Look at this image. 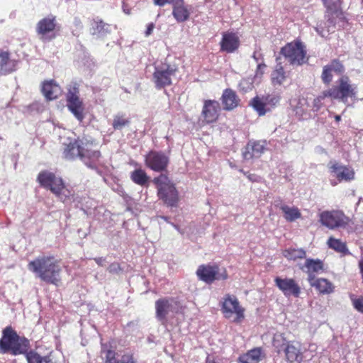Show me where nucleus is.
<instances>
[{
	"label": "nucleus",
	"mask_w": 363,
	"mask_h": 363,
	"mask_svg": "<svg viewBox=\"0 0 363 363\" xmlns=\"http://www.w3.org/2000/svg\"><path fill=\"white\" fill-rule=\"evenodd\" d=\"M37 182L42 187L50 190L63 202L72 201L75 203L76 207L80 208L84 211L86 208L92 206L93 201L91 199L72 194L65 187L62 179L57 177L53 172L47 170L41 171L38 175Z\"/></svg>",
	"instance_id": "nucleus-1"
},
{
	"label": "nucleus",
	"mask_w": 363,
	"mask_h": 363,
	"mask_svg": "<svg viewBox=\"0 0 363 363\" xmlns=\"http://www.w3.org/2000/svg\"><path fill=\"white\" fill-rule=\"evenodd\" d=\"M28 268L37 277L46 283L57 285L60 281L62 269L54 257H39L30 261Z\"/></svg>",
	"instance_id": "nucleus-2"
},
{
	"label": "nucleus",
	"mask_w": 363,
	"mask_h": 363,
	"mask_svg": "<svg viewBox=\"0 0 363 363\" xmlns=\"http://www.w3.org/2000/svg\"><path fill=\"white\" fill-rule=\"evenodd\" d=\"M30 348L29 340L24 336H20L11 326H6L2 330L0 338V354L17 356L26 353Z\"/></svg>",
	"instance_id": "nucleus-3"
},
{
	"label": "nucleus",
	"mask_w": 363,
	"mask_h": 363,
	"mask_svg": "<svg viewBox=\"0 0 363 363\" xmlns=\"http://www.w3.org/2000/svg\"><path fill=\"white\" fill-rule=\"evenodd\" d=\"M153 183L157 186L159 199L168 206H177L179 201L178 191L167 175L160 174L154 178Z\"/></svg>",
	"instance_id": "nucleus-4"
},
{
	"label": "nucleus",
	"mask_w": 363,
	"mask_h": 363,
	"mask_svg": "<svg viewBox=\"0 0 363 363\" xmlns=\"http://www.w3.org/2000/svg\"><path fill=\"white\" fill-rule=\"evenodd\" d=\"M66 102L68 110L79 122H82L85 117L84 105L79 97L77 83L74 82L69 85L66 94Z\"/></svg>",
	"instance_id": "nucleus-5"
},
{
	"label": "nucleus",
	"mask_w": 363,
	"mask_h": 363,
	"mask_svg": "<svg viewBox=\"0 0 363 363\" xmlns=\"http://www.w3.org/2000/svg\"><path fill=\"white\" fill-rule=\"evenodd\" d=\"M221 311L228 319L239 323L245 318L244 308L241 307L238 298L234 296L226 295L222 302Z\"/></svg>",
	"instance_id": "nucleus-6"
},
{
	"label": "nucleus",
	"mask_w": 363,
	"mask_h": 363,
	"mask_svg": "<svg viewBox=\"0 0 363 363\" xmlns=\"http://www.w3.org/2000/svg\"><path fill=\"white\" fill-rule=\"evenodd\" d=\"M280 54L293 66H299L306 62V51L300 42L286 44L281 49Z\"/></svg>",
	"instance_id": "nucleus-7"
},
{
	"label": "nucleus",
	"mask_w": 363,
	"mask_h": 363,
	"mask_svg": "<svg viewBox=\"0 0 363 363\" xmlns=\"http://www.w3.org/2000/svg\"><path fill=\"white\" fill-rule=\"evenodd\" d=\"M177 67L167 63H161L155 67L153 81L158 89L172 84V77L175 75Z\"/></svg>",
	"instance_id": "nucleus-8"
},
{
	"label": "nucleus",
	"mask_w": 363,
	"mask_h": 363,
	"mask_svg": "<svg viewBox=\"0 0 363 363\" xmlns=\"http://www.w3.org/2000/svg\"><path fill=\"white\" fill-rule=\"evenodd\" d=\"M280 96L277 94H271L262 96H255L250 101V105L259 116H264L270 112L279 103Z\"/></svg>",
	"instance_id": "nucleus-9"
},
{
	"label": "nucleus",
	"mask_w": 363,
	"mask_h": 363,
	"mask_svg": "<svg viewBox=\"0 0 363 363\" xmlns=\"http://www.w3.org/2000/svg\"><path fill=\"white\" fill-rule=\"evenodd\" d=\"M322 225L330 229L345 228L348 225L350 218L341 211H325L320 214Z\"/></svg>",
	"instance_id": "nucleus-10"
},
{
	"label": "nucleus",
	"mask_w": 363,
	"mask_h": 363,
	"mask_svg": "<svg viewBox=\"0 0 363 363\" xmlns=\"http://www.w3.org/2000/svg\"><path fill=\"white\" fill-rule=\"evenodd\" d=\"M56 26V18L52 15L41 19L36 25V32L40 39L44 42H48L55 38Z\"/></svg>",
	"instance_id": "nucleus-11"
},
{
	"label": "nucleus",
	"mask_w": 363,
	"mask_h": 363,
	"mask_svg": "<svg viewBox=\"0 0 363 363\" xmlns=\"http://www.w3.org/2000/svg\"><path fill=\"white\" fill-rule=\"evenodd\" d=\"M328 94L330 98L340 99L342 102H347L349 97H354L356 94L355 87L350 83L347 77L340 79L337 86H334L328 90Z\"/></svg>",
	"instance_id": "nucleus-12"
},
{
	"label": "nucleus",
	"mask_w": 363,
	"mask_h": 363,
	"mask_svg": "<svg viewBox=\"0 0 363 363\" xmlns=\"http://www.w3.org/2000/svg\"><path fill=\"white\" fill-rule=\"evenodd\" d=\"M145 165L155 172L165 171L169 162V156L162 151L151 150L145 158Z\"/></svg>",
	"instance_id": "nucleus-13"
},
{
	"label": "nucleus",
	"mask_w": 363,
	"mask_h": 363,
	"mask_svg": "<svg viewBox=\"0 0 363 363\" xmlns=\"http://www.w3.org/2000/svg\"><path fill=\"white\" fill-rule=\"evenodd\" d=\"M196 274L199 280L206 284H211L215 280L226 279L228 277L225 272L219 274V267L216 264H201L199 266Z\"/></svg>",
	"instance_id": "nucleus-14"
},
{
	"label": "nucleus",
	"mask_w": 363,
	"mask_h": 363,
	"mask_svg": "<svg viewBox=\"0 0 363 363\" xmlns=\"http://www.w3.org/2000/svg\"><path fill=\"white\" fill-rule=\"evenodd\" d=\"M179 303L172 298H161L155 302L156 317L164 323L167 315L170 313H174L179 311Z\"/></svg>",
	"instance_id": "nucleus-15"
},
{
	"label": "nucleus",
	"mask_w": 363,
	"mask_h": 363,
	"mask_svg": "<svg viewBox=\"0 0 363 363\" xmlns=\"http://www.w3.org/2000/svg\"><path fill=\"white\" fill-rule=\"evenodd\" d=\"M274 282L275 285L286 297H299L301 288L294 279L276 277Z\"/></svg>",
	"instance_id": "nucleus-16"
},
{
	"label": "nucleus",
	"mask_w": 363,
	"mask_h": 363,
	"mask_svg": "<svg viewBox=\"0 0 363 363\" xmlns=\"http://www.w3.org/2000/svg\"><path fill=\"white\" fill-rule=\"evenodd\" d=\"M330 174L335 177L339 182L342 181L350 182L354 179V172L349 167L342 165L338 162H330L329 164Z\"/></svg>",
	"instance_id": "nucleus-17"
},
{
	"label": "nucleus",
	"mask_w": 363,
	"mask_h": 363,
	"mask_svg": "<svg viewBox=\"0 0 363 363\" xmlns=\"http://www.w3.org/2000/svg\"><path fill=\"white\" fill-rule=\"evenodd\" d=\"M82 155V161L89 168H96L97 163L101 157V152L93 149V143L85 141Z\"/></svg>",
	"instance_id": "nucleus-18"
},
{
	"label": "nucleus",
	"mask_w": 363,
	"mask_h": 363,
	"mask_svg": "<svg viewBox=\"0 0 363 363\" xmlns=\"http://www.w3.org/2000/svg\"><path fill=\"white\" fill-rule=\"evenodd\" d=\"M299 269L308 274V281H311L315 279V274H320L324 270V264L319 259H306L304 264L299 266Z\"/></svg>",
	"instance_id": "nucleus-19"
},
{
	"label": "nucleus",
	"mask_w": 363,
	"mask_h": 363,
	"mask_svg": "<svg viewBox=\"0 0 363 363\" xmlns=\"http://www.w3.org/2000/svg\"><path fill=\"white\" fill-rule=\"evenodd\" d=\"M286 360L289 363H301L303 359V352L301 345L296 341H289L284 351Z\"/></svg>",
	"instance_id": "nucleus-20"
},
{
	"label": "nucleus",
	"mask_w": 363,
	"mask_h": 363,
	"mask_svg": "<svg viewBox=\"0 0 363 363\" xmlns=\"http://www.w3.org/2000/svg\"><path fill=\"white\" fill-rule=\"evenodd\" d=\"M265 140L249 141L242 152L243 158L246 160L254 157H259L266 150Z\"/></svg>",
	"instance_id": "nucleus-21"
},
{
	"label": "nucleus",
	"mask_w": 363,
	"mask_h": 363,
	"mask_svg": "<svg viewBox=\"0 0 363 363\" xmlns=\"http://www.w3.org/2000/svg\"><path fill=\"white\" fill-rule=\"evenodd\" d=\"M220 51L233 53L240 46V39L236 33L233 32H223L220 42Z\"/></svg>",
	"instance_id": "nucleus-22"
},
{
	"label": "nucleus",
	"mask_w": 363,
	"mask_h": 363,
	"mask_svg": "<svg viewBox=\"0 0 363 363\" xmlns=\"http://www.w3.org/2000/svg\"><path fill=\"white\" fill-rule=\"evenodd\" d=\"M220 104L215 100H206L202 110V116L206 123L216 121L220 111Z\"/></svg>",
	"instance_id": "nucleus-23"
},
{
	"label": "nucleus",
	"mask_w": 363,
	"mask_h": 363,
	"mask_svg": "<svg viewBox=\"0 0 363 363\" xmlns=\"http://www.w3.org/2000/svg\"><path fill=\"white\" fill-rule=\"evenodd\" d=\"M84 142L82 140H74L73 142H70L64 150V157L67 160L79 157L82 160Z\"/></svg>",
	"instance_id": "nucleus-24"
},
{
	"label": "nucleus",
	"mask_w": 363,
	"mask_h": 363,
	"mask_svg": "<svg viewBox=\"0 0 363 363\" xmlns=\"http://www.w3.org/2000/svg\"><path fill=\"white\" fill-rule=\"evenodd\" d=\"M41 91L47 100L57 99L62 93L61 87L53 79L45 81L42 84Z\"/></svg>",
	"instance_id": "nucleus-25"
},
{
	"label": "nucleus",
	"mask_w": 363,
	"mask_h": 363,
	"mask_svg": "<svg viewBox=\"0 0 363 363\" xmlns=\"http://www.w3.org/2000/svg\"><path fill=\"white\" fill-rule=\"evenodd\" d=\"M335 15L325 13V17L327 18L325 22H320L314 27L315 30L319 35L323 38L327 37L330 33L335 31L336 21L333 17Z\"/></svg>",
	"instance_id": "nucleus-26"
},
{
	"label": "nucleus",
	"mask_w": 363,
	"mask_h": 363,
	"mask_svg": "<svg viewBox=\"0 0 363 363\" xmlns=\"http://www.w3.org/2000/svg\"><path fill=\"white\" fill-rule=\"evenodd\" d=\"M18 61L11 60L8 52H0V75H6L16 70Z\"/></svg>",
	"instance_id": "nucleus-27"
},
{
	"label": "nucleus",
	"mask_w": 363,
	"mask_h": 363,
	"mask_svg": "<svg viewBox=\"0 0 363 363\" xmlns=\"http://www.w3.org/2000/svg\"><path fill=\"white\" fill-rule=\"evenodd\" d=\"M264 357L261 347H255L239 356L238 363H259Z\"/></svg>",
	"instance_id": "nucleus-28"
},
{
	"label": "nucleus",
	"mask_w": 363,
	"mask_h": 363,
	"mask_svg": "<svg viewBox=\"0 0 363 363\" xmlns=\"http://www.w3.org/2000/svg\"><path fill=\"white\" fill-rule=\"evenodd\" d=\"M172 7V15L177 22L182 23L189 19L190 12L184 6V0H176Z\"/></svg>",
	"instance_id": "nucleus-29"
},
{
	"label": "nucleus",
	"mask_w": 363,
	"mask_h": 363,
	"mask_svg": "<svg viewBox=\"0 0 363 363\" xmlns=\"http://www.w3.org/2000/svg\"><path fill=\"white\" fill-rule=\"evenodd\" d=\"M221 101L224 109L232 110L238 106L240 99L235 91L230 89H226L222 94Z\"/></svg>",
	"instance_id": "nucleus-30"
},
{
	"label": "nucleus",
	"mask_w": 363,
	"mask_h": 363,
	"mask_svg": "<svg viewBox=\"0 0 363 363\" xmlns=\"http://www.w3.org/2000/svg\"><path fill=\"white\" fill-rule=\"evenodd\" d=\"M111 32V25L106 23L101 19H94L91 23V34L98 38H103Z\"/></svg>",
	"instance_id": "nucleus-31"
},
{
	"label": "nucleus",
	"mask_w": 363,
	"mask_h": 363,
	"mask_svg": "<svg viewBox=\"0 0 363 363\" xmlns=\"http://www.w3.org/2000/svg\"><path fill=\"white\" fill-rule=\"evenodd\" d=\"M308 282L311 286L315 288L320 294H328L333 292L334 286L333 284L326 279L315 278Z\"/></svg>",
	"instance_id": "nucleus-32"
},
{
	"label": "nucleus",
	"mask_w": 363,
	"mask_h": 363,
	"mask_svg": "<svg viewBox=\"0 0 363 363\" xmlns=\"http://www.w3.org/2000/svg\"><path fill=\"white\" fill-rule=\"evenodd\" d=\"M23 354L28 363H55L51 354L43 357L35 350L30 349Z\"/></svg>",
	"instance_id": "nucleus-33"
},
{
	"label": "nucleus",
	"mask_w": 363,
	"mask_h": 363,
	"mask_svg": "<svg viewBox=\"0 0 363 363\" xmlns=\"http://www.w3.org/2000/svg\"><path fill=\"white\" fill-rule=\"evenodd\" d=\"M326 8V13L340 18L342 15L341 0H322Z\"/></svg>",
	"instance_id": "nucleus-34"
},
{
	"label": "nucleus",
	"mask_w": 363,
	"mask_h": 363,
	"mask_svg": "<svg viewBox=\"0 0 363 363\" xmlns=\"http://www.w3.org/2000/svg\"><path fill=\"white\" fill-rule=\"evenodd\" d=\"M286 79V72L281 62H277L274 70L272 72L271 80L274 86L281 85Z\"/></svg>",
	"instance_id": "nucleus-35"
},
{
	"label": "nucleus",
	"mask_w": 363,
	"mask_h": 363,
	"mask_svg": "<svg viewBox=\"0 0 363 363\" xmlns=\"http://www.w3.org/2000/svg\"><path fill=\"white\" fill-rule=\"evenodd\" d=\"M283 256L288 260L296 261L304 259L306 252L303 248L289 247L283 251Z\"/></svg>",
	"instance_id": "nucleus-36"
},
{
	"label": "nucleus",
	"mask_w": 363,
	"mask_h": 363,
	"mask_svg": "<svg viewBox=\"0 0 363 363\" xmlns=\"http://www.w3.org/2000/svg\"><path fill=\"white\" fill-rule=\"evenodd\" d=\"M280 209L284 213V218L287 221L292 222L301 217V213L297 207H290L286 204H281Z\"/></svg>",
	"instance_id": "nucleus-37"
},
{
	"label": "nucleus",
	"mask_w": 363,
	"mask_h": 363,
	"mask_svg": "<svg viewBox=\"0 0 363 363\" xmlns=\"http://www.w3.org/2000/svg\"><path fill=\"white\" fill-rule=\"evenodd\" d=\"M327 244L330 248L334 250L337 252L342 254L343 255L350 254L346 243L340 239L330 237L328 240Z\"/></svg>",
	"instance_id": "nucleus-38"
},
{
	"label": "nucleus",
	"mask_w": 363,
	"mask_h": 363,
	"mask_svg": "<svg viewBox=\"0 0 363 363\" xmlns=\"http://www.w3.org/2000/svg\"><path fill=\"white\" fill-rule=\"evenodd\" d=\"M131 180L136 184L146 186L149 181V177L142 169H136L130 174Z\"/></svg>",
	"instance_id": "nucleus-39"
},
{
	"label": "nucleus",
	"mask_w": 363,
	"mask_h": 363,
	"mask_svg": "<svg viewBox=\"0 0 363 363\" xmlns=\"http://www.w3.org/2000/svg\"><path fill=\"white\" fill-rule=\"evenodd\" d=\"M289 342V341L286 340L283 333H277L274 335L272 345L276 349L277 352L280 353L281 351H284L285 347H286Z\"/></svg>",
	"instance_id": "nucleus-40"
},
{
	"label": "nucleus",
	"mask_w": 363,
	"mask_h": 363,
	"mask_svg": "<svg viewBox=\"0 0 363 363\" xmlns=\"http://www.w3.org/2000/svg\"><path fill=\"white\" fill-rule=\"evenodd\" d=\"M130 123V120L125 114L118 113L113 116L112 126L114 130H121Z\"/></svg>",
	"instance_id": "nucleus-41"
},
{
	"label": "nucleus",
	"mask_w": 363,
	"mask_h": 363,
	"mask_svg": "<svg viewBox=\"0 0 363 363\" xmlns=\"http://www.w3.org/2000/svg\"><path fill=\"white\" fill-rule=\"evenodd\" d=\"M326 97H330L329 95L328 94V90L322 92V94L320 96H318L317 98L314 99L313 104V110L314 111H319V109L322 106V101Z\"/></svg>",
	"instance_id": "nucleus-42"
},
{
	"label": "nucleus",
	"mask_w": 363,
	"mask_h": 363,
	"mask_svg": "<svg viewBox=\"0 0 363 363\" xmlns=\"http://www.w3.org/2000/svg\"><path fill=\"white\" fill-rule=\"evenodd\" d=\"M327 66L329 67V69L332 72H334L337 74H341L344 71L342 65L336 60L332 61L331 63Z\"/></svg>",
	"instance_id": "nucleus-43"
},
{
	"label": "nucleus",
	"mask_w": 363,
	"mask_h": 363,
	"mask_svg": "<svg viewBox=\"0 0 363 363\" xmlns=\"http://www.w3.org/2000/svg\"><path fill=\"white\" fill-rule=\"evenodd\" d=\"M321 78L323 82L327 84H328L333 79L332 72L327 65L323 67Z\"/></svg>",
	"instance_id": "nucleus-44"
},
{
	"label": "nucleus",
	"mask_w": 363,
	"mask_h": 363,
	"mask_svg": "<svg viewBox=\"0 0 363 363\" xmlns=\"http://www.w3.org/2000/svg\"><path fill=\"white\" fill-rule=\"evenodd\" d=\"M117 363H137V361L134 357L133 354L127 352L121 357Z\"/></svg>",
	"instance_id": "nucleus-45"
},
{
	"label": "nucleus",
	"mask_w": 363,
	"mask_h": 363,
	"mask_svg": "<svg viewBox=\"0 0 363 363\" xmlns=\"http://www.w3.org/2000/svg\"><path fill=\"white\" fill-rule=\"evenodd\" d=\"M105 363H117L118 359L116 358V352L112 350H108L105 352Z\"/></svg>",
	"instance_id": "nucleus-46"
},
{
	"label": "nucleus",
	"mask_w": 363,
	"mask_h": 363,
	"mask_svg": "<svg viewBox=\"0 0 363 363\" xmlns=\"http://www.w3.org/2000/svg\"><path fill=\"white\" fill-rule=\"evenodd\" d=\"M354 308L359 312L363 313V297L352 298Z\"/></svg>",
	"instance_id": "nucleus-47"
},
{
	"label": "nucleus",
	"mask_w": 363,
	"mask_h": 363,
	"mask_svg": "<svg viewBox=\"0 0 363 363\" xmlns=\"http://www.w3.org/2000/svg\"><path fill=\"white\" fill-rule=\"evenodd\" d=\"M107 269L111 274H118L122 270L118 262L111 264Z\"/></svg>",
	"instance_id": "nucleus-48"
},
{
	"label": "nucleus",
	"mask_w": 363,
	"mask_h": 363,
	"mask_svg": "<svg viewBox=\"0 0 363 363\" xmlns=\"http://www.w3.org/2000/svg\"><path fill=\"white\" fill-rule=\"evenodd\" d=\"M266 67L267 66L264 63L258 64L255 73V77H261L264 72Z\"/></svg>",
	"instance_id": "nucleus-49"
},
{
	"label": "nucleus",
	"mask_w": 363,
	"mask_h": 363,
	"mask_svg": "<svg viewBox=\"0 0 363 363\" xmlns=\"http://www.w3.org/2000/svg\"><path fill=\"white\" fill-rule=\"evenodd\" d=\"M176 0H153V3L159 6H163L166 4H173Z\"/></svg>",
	"instance_id": "nucleus-50"
},
{
	"label": "nucleus",
	"mask_w": 363,
	"mask_h": 363,
	"mask_svg": "<svg viewBox=\"0 0 363 363\" xmlns=\"http://www.w3.org/2000/svg\"><path fill=\"white\" fill-rule=\"evenodd\" d=\"M155 28V24L153 23H150L147 26V29L145 30V35L146 37L150 35Z\"/></svg>",
	"instance_id": "nucleus-51"
},
{
	"label": "nucleus",
	"mask_w": 363,
	"mask_h": 363,
	"mask_svg": "<svg viewBox=\"0 0 363 363\" xmlns=\"http://www.w3.org/2000/svg\"><path fill=\"white\" fill-rule=\"evenodd\" d=\"M74 24L79 30L82 29V23L79 18H75L74 19Z\"/></svg>",
	"instance_id": "nucleus-52"
},
{
	"label": "nucleus",
	"mask_w": 363,
	"mask_h": 363,
	"mask_svg": "<svg viewBox=\"0 0 363 363\" xmlns=\"http://www.w3.org/2000/svg\"><path fill=\"white\" fill-rule=\"evenodd\" d=\"M94 261L99 266H104V263L105 262V259L104 257H96V258H94Z\"/></svg>",
	"instance_id": "nucleus-53"
},
{
	"label": "nucleus",
	"mask_w": 363,
	"mask_h": 363,
	"mask_svg": "<svg viewBox=\"0 0 363 363\" xmlns=\"http://www.w3.org/2000/svg\"><path fill=\"white\" fill-rule=\"evenodd\" d=\"M252 57L257 62L259 59H260L262 57V54L255 50L254 52H253V55H252Z\"/></svg>",
	"instance_id": "nucleus-54"
},
{
	"label": "nucleus",
	"mask_w": 363,
	"mask_h": 363,
	"mask_svg": "<svg viewBox=\"0 0 363 363\" xmlns=\"http://www.w3.org/2000/svg\"><path fill=\"white\" fill-rule=\"evenodd\" d=\"M274 204L276 207H278L280 208V206L284 203H282V201L280 199H277L274 200Z\"/></svg>",
	"instance_id": "nucleus-55"
},
{
	"label": "nucleus",
	"mask_w": 363,
	"mask_h": 363,
	"mask_svg": "<svg viewBox=\"0 0 363 363\" xmlns=\"http://www.w3.org/2000/svg\"><path fill=\"white\" fill-rule=\"evenodd\" d=\"M206 363H216L213 358L211 357L210 356H208L206 359Z\"/></svg>",
	"instance_id": "nucleus-56"
},
{
	"label": "nucleus",
	"mask_w": 363,
	"mask_h": 363,
	"mask_svg": "<svg viewBox=\"0 0 363 363\" xmlns=\"http://www.w3.org/2000/svg\"><path fill=\"white\" fill-rule=\"evenodd\" d=\"M123 11L127 13V14H130V9L126 8V6L125 5V4H123Z\"/></svg>",
	"instance_id": "nucleus-57"
},
{
	"label": "nucleus",
	"mask_w": 363,
	"mask_h": 363,
	"mask_svg": "<svg viewBox=\"0 0 363 363\" xmlns=\"http://www.w3.org/2000/svg\"><path fill=\"white\" fill-rule=\"evenodd\" d=\"M160 218L162 219H163L164 221L167 222V223H169V218L167 216H160Z\"/></svg>",
	"instance_id": "nucleus-58"
},
{
	"label": "nucleus",
	"mask_w": 363,
	"mask_h": 363,
	"mask_svg": "<svg viewBox=\"0 0 363 363\" xmlns=\"http://www.w3.org/2000/svg\"><path fill=\"white\" fill-rule=\"evenodd\" d=\"M335 119L337 122H339L341 120V116L339 115H337L335 116Z\"/></svg>",
	"instance_id": "nucleus-59"
},
{
	"label": "nucleus",
	"mask_w": 363,
	"mask_h": 363,
	"mask_svg": "<svg viewBox=\"0 0 363 363\" xmlns=\"http://www.w3.org/2000/svg\"><path fill=\"white\" fill-rule=\"evenodd\" d=\"M171 224L172 225V226H173L175 229H177V230H179V227H178L177 225H175V224H174V223H171Z\"/></svg>",
	"instance_id": "nucleus-60"
},
{
	"label": "nucleus",
	"mask_w": 363,
	"mask_h": 363,
	"mask_svg": "<svg viewBox=\"0 0 363 363\" xmlns=\"http://www.w3.org/2000/svg\"><path fill=\"white\" fill-rule=\"evenodd\" d=\"M330 182L333 186H335L337 184L336 182L331 181Z\"/></svg>",
	"instance_id": "nucleus-61"
},
{
	"label": "nucleus",
	"mask_w": 363,
	"mask_h": 363,
	"mask_svg": "<svg viewBox=\"0 0 363 363\" xmlns=\"http://www.w3.org/2000/svg\"><path fill=\"white\" fill-rule=\"evenodd\" d=\"M280 60V57L277 58V61L278 62Z\"/></svg>",
	"instance_id": "nucleus-62"
},
{
	"label": "nucleus",
	"mask_w": 363,
	"mask_h": 363,
	"mask_svg": "<svg viewBox=\"0 0 363 363\" xmlns=\"http://www.w3.org/2000/svg\"><path fill=\"white\" fill-rule=\"evenodd\" d=\"M2 140V138L0 136V140Z\"/></svg>",
	"instance_id": "nucleus-63"
},
{
	"label": "nucleus",
	"mask_w": 363,
	"mask_h": 363,
	"mask_svg": "<svg viewBox=\"0 0 363 363\" xmlns=\"http://www.w3.org/2000/svg\"><path fill=\"white\" fill-rule=\"evenodd\" d=\"M363 1V0H362Z\"/></svg>",
	"instance_id": "nucleus-64"
}]
</instances>
